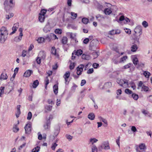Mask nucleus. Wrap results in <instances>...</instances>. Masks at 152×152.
Returning a JSON list of instances; mask_svg holds the SVG:
<instances>
[{
	"label": "nucleus",
	"instance_id": "f257e3e1",
	"mask_svg": "<svg viewBox=\"0 0 152 152\" xmlns=\"http://www.w3.org/2000/svg\"><path fill=\"white\" fill-rule=\"evenodd\" d=\"M135 34H134V42L137 44H139V39L140 38V35L142 34V27L140 26H137L134 30Z\"/></svg>",
	"mask_w": 152,
	"mask_h": 152
},
{
	"label": "nucleus",
	"instance_id": "f03ea898",
	"mask_svg": "<svg viewBox=\"0 0 152 152\" xmlns=\"http://www.w3.org/2000/svg\"><path fill=\"white\" fill-rule=\"evenodd\" d=\"M13 0H5L4 1V9L7 12L10 10V7L14 6L15 3H13Z\"/></svg>",
	"mask_w": 152,
	"mask_h": 152
},
{
	"label": "nucleus",
	"instance_id": "7ed1b4c3",
	"mask_svg": "<svg viewBox=\"0 0 152 152\" xmlns=\"http://www.w3.org/2000/svg\"><path fill=\"white\" fill-rule=\"evenodd\" d=\"M116 82L120 86L124 88H126L128 86V80L125 79H117Z\"/></svg>",
	"mask_w": 152,
	"mask_h": 152
},
{
	"label": "nucleus",
	"instance_id": "20e7f679",
	"mask_svg": "<svg viewBox=\"0 0 152 152\" xmlns=\"http://www.w3.org/2000/svg\"><path fill=\"white\" fill-rule=\"evenodd\" d=\"M19 31L20 32L19 36L15 37L14 39V41L16 42L20 41L21 40L22 37L23 36V29L22 28H20Z\"/></svg>",
	"mask_w": 152,
	"mask_h": 152
},
{
	"label": "nucleus",
	"instance_id": "39448f33",
	"mask_svg": "<svg viewBox=\"0 0 152 152\" xmlns=\"http://www.w3.org/2000/svg\"><path fill=\"white\" fill-rule=\"evenodd\" d=\"M84 67V65L80 64L77 67V74L78 75H79L82 74Z\"/></svg>",
	"mask_w": 152,
	"mask_h": 152
},
{
	"label": "nucleus",
	"instance_id": "423d86ee",
	"mask_svg": "<svg viewBox=\"0 0 152 152\" xmlns=\"http://www.w3.org/2000/svg\"><path fill=\"white\" fill-rule=\"evenodd\" d=\"M25 133L27 134H30L31 130V125L30 124H27L24 127Z\"/></svg>",
	"mask_w": 152,
	"mask_h": 152
},
{
	"label": "nucleus",
	"instance_id": "0eeeda50",
	"mask_svg": "<svg viewBox=\"0 0 152 152\" xmlns=\"http://www.w3.org/2000/svg\"><path fill=\"white\" fill-rule=\"evenodd\" d=\"M102 145L103 148V149L106 150L110 149L109 144L108 141H105L102 143Z\"/></svg>",
	"mask_w": 152,
	"mask_h": 152
},
{
	"label": "nucleus",
	"instance_id": "6e6552de",
	"mask_svg": "<svg viewBox=\"0 0 152 152\" xmlns=\"http://www.w3.org/2000/svg\"><path fill=\"white\" fill-rule=\"evenodd\" d=\"M51 30V28L50 26V23L48 22L45 26L44 27L43 30L44 31L47 33L50 31Z\"/></svg>",
	"mask_w": 152,
	"mask_h": 152
},
{
	"label": "nucleus",
	"instance_id": "1a4fd4ad",
	"mask_svg": "<svg viewBox=\"0 0 152 152\" xmlns=\"http://www.w3.org/2000/svg\"><path fill=\"white\" fill-rule=\"evenodd\" d=\"M7 35L0 34V42L1 43H4L7 40Z\"/></svg>",
	"mask_w": 152,
	"mask_h": 152
},
{
	"label": "nucleus",
	"instance_id": "9d476101",
	"mask_svg": "<svg viewBox=\"0 0 152 152\" xmlns=\"http://www.w3.org/2000/svg\"><path fill=\"white\" fill-rule=\"evenodd\" d=\"M1 34H4L5 35H8V31L7 30V28L4 26H2L0 29Z\"/></svg>",
	"mask_w": 152,
	"mask_h": 152
},
{
	"label": "nucleus",
	"instance_id": "9b49d317",
	"mask_svg": "<svg viewBox=\"0 0 152 152\" xmlns=\"http://www.w3.org/2000/svg\"><path fill=\"white\" fill-rule=\"evenodd\" d=\"M19 27L18 23H16L14 24L13 26L12 27V30L13 31L10 34V35H12L14 34L17 31Z\"/></svg>",
	"mask_w": 152,
	"mask_h": 152
},
{
	"label": "nucleus",
	"instance_id": "f8f14e48",
	"mask_svg": "<svg viewBox=\"0 0 152 152\" xmlns=\"http://www.w3.org/2000/svg\"><path fill=\"white\" fill-rule=\"evenodd\" d=\"M97 20L99 22H102L104 21V17L102 15L98 14L96 16Z\"/></svg>",
	"mask_w": 152,
	"mask_h": 152
},
{
	"label": "nucleus",
	"instance_id": "ddd939ff",
	"mask_svg": "<svg viewBox=\"0 0 152 152\" xmlns=\"http://www.w3.org/2000/svg\"><path fill=\"white\" fill-rule=\"evenodd\" d=\"M33 72L31 70H27L24 73V76L26 77H28L30 76L31 74H33Z\"/></svg>",
	"mask_w": 152,
	"mask_h": 152
},
{
	"label": "nucleus",
	"instance_id": "4468645a",
	"mask_svg": "<svg viewBox=\"0 0 152 152\" xmlns=\"http://www.w3.org/2000/svg\"><path fill=\"white\" fill-rule=\"evenodd\" d=\"M38 57H40L41 58L44 59L46 57V54L44 51H42L39 52Z\"/></svg>",
	"mask_w": 152,
	"mask_h": 152
},
{
	"label": "nucleus",
	"instance_id": "2eb2a0df",
	"mask_svg": "<svg viewBox=\"0 0 152 152\" xmlns=\"http://www.w3.org/2000/svg\"><path fill=\"white\" fill-rule=\"evenodd\" d=\"M134 43L135 44L132 45L131 47V50L132 52H135L136 51L138 48V46L137 45H138V44H137L134 42Z\"/></svg>",
	"mask_w": 152,
	"mask_h": 152
},
{
	"label": "nucleus",
	"instance_id": "dca6fc26",
	"mask_svg": "<svg viewBox=\"0 0 152 152\" xmlns=\"http://www.w3.org/2000/svg\"><path fill=\"white\" fill-rule=\"evenodd\" d=\"M44 107L45 109V111L46 112L48 111H50L52 108V106L50 105H46Z\"/></svg>",
	"mask_w": 152,
	"mask_h": 152
},
{
	"label": "nucleus",
	"instance_id": "f3484780",
	"mask_svg": "<svg viewBox=\"0 0 152 152\" xmlns=\"http://www.w3.org/2000/svg\"><path fill=\"white\" fill-rule=\"evenodd\" d=\"M132 61L134 65H137L138 63V60L136 56H134L133 57Z\"/></svg>",
	"mask_w": 152,
	"mask_h": 152
},
{
	"label": "nucleus",
	"instance_id": "a211bd4d",
	"mask_svg": "<svg viewBox=\"0 0 152 152\" xmlns=\"http://www.w3.org/2000/svg\"><path fill=\"white\" fill-rule=\"evenodd\" d=\"M8 78V76H7L6 73H2L1 74L0 79L1 80H5L7 79Z\"/></svg>",
	"mask_w": 152,
	"mask_h": 152
},
{
	"label": "nucleus",
	"instance_id": "6ab92c4d",
	"mask_svg": "<svg viewBox=\"0 0 152 152\" xmlns=\"http://www.w3.org/2000/svg\"><path fill=\"white\" fill-rule=\"evenodd\" d=\"M50 121H47L46 124L44 125V127L46 130L49 129L50 127Z\"/></svg>",
	"mask_w": 152,
	"mask_h": 152
},
{
	"label": "nucleus",
	"instance_id": "aec40b11",
	"mask_svg": "<svg viewBox=\"0 0 152 152\" xmlns=\"http://www.w3.org/2000/svg\"><path fill=\"white\" fill-rule=\"evenodd\" d=\"M112 83L111 82H107L105 83L104 85V88L107 89L111 87Z\"/></svg>",
	"mask_w": 152,
	"mask_h": 152
},
{
	"label": "nucleus",
	"instance_id": "412c9836",
	"mask_svg": "<svg viewBox=\"0 0 152 152\" xmlns=\"http://www.w3.org/2000/svg\"><path fill=\"white\" fill-rule=\"evenodd\" d=\"M88 117L90 120H92L94 119L95 115L93 113H91L88 115Z\"/></svg>",
	"mask_w": 152,
	"mask_h": 152
},
{
	"label": "nucleus",
	"instance_id": "4be33fe9",
	"mask_svg": "<svg viewBox=\"0 0 152 152\" xmlns=\"http://www.w3.org/2000/svg\"><path fill=\"white\" fill-rule=\"evenodd\" d=\"M45 19V16L44 15H39V20L40 22H43L44 21Z\"/></svg>",
	"mask_w": 152,
	"mask_h": 152
},
{
	"label": "nucleus",
	"instance_id": "5701e85b",
	"mask_svg": "<svg viewBox=\"0 0 152 152\" xmlns=\"http://www.w3.org/2000/svg\"><path fill=\"white\" fill-rule=\"evenodd\" d=\"M53 91L55 94H57L58 93V86L57 85H55L53 87Z\"/></svg>",
	"mask_w": 152,
	"mask_h": 152
},
{
	"label": "nucleus",
	"instance_id": "b1692460",
	"mask_svg": "<svg viewBox=\"0 0 152 152\" xmlns=\"http://www.w3.org/2000/svg\"><path fill=\"white\" fill-rule=\"evenodd\" d=\"M104 12L106 15H109L111 13L112 11L109 9L107 8L104 10Z\"/></svg>",
	"mask_w": 152,
	"mask_h": 152
},
{
	"label": "nucleus",
	"instance_id": "393cba45",
	"mask_svg": "<svg viewBox=\"0 0 152 152\" xmlns=\"http://www.w3.org/2000/svg\"><path fill=\"white\" fill-rule=\"evenodd\" d=\"M13 131L15 133H17L19 130V129L17 125H14L12 129Z\"/></svg>",
	"mask_w": 152,
	"mask_h": 152
},
{
	"label": "nucleus",
	"instance_id": "a878e982",
	"mask_svg": "<svg viewBox=\"0 0 152 152\" xmlns=\"http://www.w3.org/2000/svg\"><path fill=\"white\" fill-rule=\"evenodd\" d=\"M143 74L146 78H148L151 75V73L148 71H143Z\"/></svg>",
	"mask_w": 152,
	"mask_h": 152
},
{
	"label": "nucleus",
	"instance_id": "bb28decb",
	"mask_svg": "<svg viewBox=\"0 0 152 152\" xmlns=\"http://www.w3.org/2000/svg\"><path fill=\"white\" fill-rule=\"evenodd\" d=\"M39 84V81L38 80H36L34 81L33 84V87L34 88H36Z\"/></svg>",
	"mask_w": 152,
	"mask_h": 152
},
{
	"label": "nucleus",
	"instance_id": "cd10ccee",
	"mask_svg": "<svg viewBox=\"0 0 152 152\" xmlns=\"http://www.w3.org/2000/svg\"><path fill=\"white\" fill-rule=\"evenodd\" d=\"M98 141V140L95 138H91L89 140V142L92 145L94 143H96Z\"/></svg>",
	"mask_w": 152,
	"mask_h": 152
},
{
	"label": "nucleus",
	"instance_id": "c85d7f7f",
	"mask_svg": "<svg viewBox=\"0 0 152 152\" xmlns=\"http://www.w3.org/2000/svg\"><path fill=\"white\" fill-rule=\"evenodd\" d=\"M82 57L83 59L87 60H89L90 59V56L89 55L85 54H83Z\"/></svg>",
	"mask_w": 152,
	"mask_h": 152
},
{
	"label": "nucleus",
	"instance_id": "c756f323",
	"mask_svg": "<svg viewBox=\"0 0 152 152\" xmlns=\"http://www.w3.org/2000/svg\"><path fill=\"white\" fill-rule=\"evenodd\" d=\"M140 149L141 150L144 151L146 149L145 145L144 144L141 143L139 146Z\"/></svg>",
	"mask_w": 152,
	"mask_h": 152
},
{
	"label": "nucleus",
	"instance_id": "7c9ffc66",
	"mask_svg": "<svg viewBox=\"0 0 152 152\" xmlns=\"http://www.w3.org/2000/svg\"><path fill=\"white\" fill-rule=\"evenodd\" d=\"M51 52V54L53 55H56V49L55 47H52Z\"/></svg>",
	"mask_w": 152,
	"mask_h": 152
},
{
	"label": "nucleus",
	"instance_id": "2f4dec72",
	"mask_svg": "<svg viewBox=\"0 0 152 152\" xmlns=\"http://www.w3.org/2000/svg\"><path fill=\"white\" fill-rule=\"evenodd\" d=\"M40 148V147L37 146L32 150L31 152H38L39 151Z\"/></svg>",
	"mask_w": 152,
	"mask_h": 152
},
{
	"label": "nucleus",
	"instance_id": "473e14b6",
	"mask_svg": "<svg viewBox=\"0 0 152 152\" xmlns=\"http://www.w3.org/2000/svg\"><path fill=\"white\" fill-rule=\"evenodd\" d=\"M132 96L133 99L135 100H137L139 98L138 95L134 93H132Z\"/></svg>",
	"mask_w": 152,
	"mask_h": 152
},
{
	"label": "nucleus",
	"instance_id": "72a5a7b5",
	"mask_svg": "<svg viewBox=\"0 0 152 152\" xmlns=\"http://www.w3.org/2000/svg\"><path fill=\"white\" fill-rule=\"evenodd\" d=\"M45 39L42 37L39 38L37 40L38 42L39 43H42L45 41Z\"/></svg>",
	"mask_w": 152,
	"mask_h": 152
},
{
	"label": "nucleus",
	"instance_id": "f704fd0d",
	"mask_svg": "<svg viewBox=\"0 0 152 152\" xmlns=\"http://www.w3.org/2000/svg\"><path fill=\"white\" fill-rule=\"evenodd\" d=\"M5 89V87L3 86H1L0 88V97H2V95L3 94L4 92V90Z\"/></svg>",
	"mask_w": 152,
	"mask_h": 152
},
{
	"label": "nucleus",
	"instance_id": "c9c22d12",
	"mask_svg": "<svg viewBox=\"0 0 152 152\" xmlns=\"http://www.w3.org/2000/svg\"><path fill=\"white\" fill-rule=\"evenodd\" d=\"M71 14L72 16L71 18L73 19H75L77 16V14L76 13L73 12H71Z\"/></svg>",
	"mask_w": 152,
	"mask_h": 152
},
{
	"label": "nucleus",
	"instance_id": "e433bc0d",
	"mask_svg": "<svg viewBox=\"0 0 152 152\" xmlns=\"http://www.w3.org/2000/svg\"><path fill=\"white\" fill-rule=\"evenodd\" d=\"M67 42V38L66 37H64L62 39V42L64 45L66 44Z\"/></svg>",
	"mask_w": 152,
	"mask_h": 152
},
{
	"label": "nucleus",
	"instance_id": "4c0bfd02",
	"mask_svg": "<svg viewBox=\"0 0 152 152\" xmlns=\"http://www.w3.org/2000/svg\"><path fill=\"white\" fill-rule=\"evenodd\" d=\"M75 53L76 55L77 56H80L82 54L83 51L80 49H79L77 50Z\"/></svg>",
	"mask_w": 152,
	"mask_h": 152
},
{
	"label": "nucleus",
	"instance_id": "58836bf2",
	"mask_svg": "<svg viewBox=\"0 0 152 152\" xmlns=\"http://www.w3.org/2000/svg\"><path fill=\"white\" fill-rule=\"evenodd\" d=\"M110 34L112 35H113L115 34H119L120 33V31H119L118 32H116V31H115L114 30H113L110 31Z\"/></svg>",
	"mask_w": 152,
	"mask_h": 152
},
{
	"label": "nucleus",
	"instance_id": "ea45409f",
	"mask_svg": "<svg viewBox=\"0 0 152 152\" xmlns=\"http://www.w3.org/2000/svg\"><path fill=\"white\" fill-rule=\"evenodd\" d=\"M82 22L85 24H87L88 22V19L87 18H83L82 20Z\"/></svg>",
	"mask_w": 152,
	"mask_h": 152
},
{
	"label": "nucleus",
	"instance_id": "a19ab883",
	"mask_svg": "<svg viewBox=\"0 0 152 152\" xmlns=\"http://www.w3.org/2000/svg\"><path fill=\"white\" fill-rule=\"evenodd\" d=\"M142 25L145 28H147L148 26V25L147 22L146 21H144L142 23Z\"/></svg>",
	"mask_w": 152,
	"mask_h": 152
},
{
	"label": "nucleus",
	"instance_id": "79ce46f5",
	"mask_svg": "<svg viewBox=\"0 0 152 152\" xmlns=\"http://www.w3.org/2000/svg\"><path fill=\"white\" fill-rule=\"evenodd\" d=\"M92 152H97V148L95 145H93L92 147Z\"/></svg>",
	"mask_w": 152,
	"mask_h": 152
},
{
	"label": "nucleus",
	"instance_id": "37998d69",
	"mask_svg": "<svg viewBox=\"0 0 152 152\" xmlns=\"http://www.w3.org/2000/svg\"><path fill=\"white\" fill-rule=\"evenodd\" d=\"M149 88L148 87L143 85L142 87L141 91H148Z\"/></svg>",
	"mask_w": 152,
	"mask_h": 152
},
{
	"label": "nucleus",
	"instance_id": "c03bdc74",
	"mask_svg": "<svg viewBox=\"0 0 152 152\" xmlns=\"http://www.w3.org/2000/svg\"><path fill=\"white\" fill-rule=\"evenodd\" d=\"M125 92L126 94L129 95L131 94H132V91L128 88L126 89L125 90Z\"/></svg>",
	"mask_w": 152,
	"mask_h": 152
},
{
	"label": "nucleus",
	"instance_id": "a18cd8bd",
	"mask_svg": "<svg viewBox=\"0 0 152 152\" xmlns=\"http://www.w3.org/2000/svg\"><path fill=\"white\" fill-rule=\"evenodd\" d=\"M92 54L94 58H96L99 55L98 53L97 52H93Z\"/></svg>",
	"mask_w": 152,
	"mask_h": 152
},
{
	"label": "nucleus",
	"instance_id": "49530a36",
	"mask_svg": "<svg viewBox=\"0 0 152 152\" xmlns=\"http://www.w3.org/2000/svg\"><path fill=\"white\" fill-rule=\"evenodd\" d=\"M113 62L115 64H118V63H121L120 60L118 59L113 58Z\"/></svg>",
	"mask_w": 152,
	"mask_h": 152
},
{
	"label": "nucleus",
	"instance_id": "de8ad7c7",
	"mask_svg": "<svg viewBox=\"0 0 152 152\" xmlns=\"http://www.w3.org/2000/svg\"><path fill=\"white\" fill-rule=\"evenodd\" d=\"M142 113L145 116L149 114V113L148 111L144 109L142 110Z\"/></svg>",
	"mask_w": 152,
	"mask_h": 152
},
{
	"label": "nucleus",
	"instance_id": "09e8293b",
	"mask_svg": "<svg viewBox=\"0 0 152 152\" xmlns=\"http://www.w3.org/2000/svg\"><path fill=\"white\" fill-rule=\"evenodd\" d=\"M70 73L69 72L67 71L66 72L64 75L63 76L64 77H66V78H69L70 76Z\"/></svg>",
	"mask_w": 152,
	"mask_h": 152
},
{
	"label": "nucleus",
	"instance_id": "8fccbe9b",
	"mask_svg": "<svg viewBox=\"0 0 152 152\" xmlns=\"http://www.w3.org/2000/svg\"><path fill=\"white\" fill-rule=\"evenodd\" d=\"M32 114L31 112H29L28 114V116L27 117V119L28 120H30L32 117Z\"/></svg>",
	"mask_w": 152,
	"mask_h": 152
},
{
	"label": "nucleus",
	"instance_id": "3c124183",
	"mask_svg": "<svg viewBox=\"0 0 152 152\" xmlns=\"http://www.w3.org/2000/svg\"><path fill=\"white\" fill-rule=\"evenodd\" d=\"M127 57L126 56H124L123 57H122L120 60V62H124V61L126 60L127 59Z\"/></svg>",
	"mask_w": 152,
	"mask_h": 152
},
{
	"label": "nucleus",
	"instance_id": "603ef678",
	"mask_svg": "<svg viewBox=\"0 0 152 152\" xmlns=\"http://www.w3.org/2000/svg\"><path fill=\"white\" fill-rule=\"evenodd\" d=\"M45 39L47 40L48 41H50L52 39L51 36H50V34L49 35H47L45 38Z\"/></svg>",
	"mask_w": 152,
	"mask_h": 152
},
{
	"label": "nucleus",
	"instance_id": "864d4df0",
	"mask_svg": "<svg viewBox=\"0 0 152 152\" xmlns=\"http://www.w3.org/2000/svg\"><path fill=\"white\" fill-rule=\"evenodd\" d=\"M46 11L47 10L45 9H42L41 10L39 15H43L45 16V14L46 13Z\"/></svg>",
	"mask_w": 152,
	"mask_h": 152
},
{
	"label": "nucleus",
	"instance_id": "5fc2aeb1",
	"mask_svg": "<svg viewBox=\"0 0 152 152\" xmlns=\"http://www.w3.org/2000/svg\"><path fill=\"white\" fill-rule=\"evenodd\" d=\"M57 145L58 144H57L56 142L53 143L52 145L51 148L52 149V150H54L56 148Z\"/></svg>",
	"mask_w": 152,
	"mask_h": 152
},
{
	"label": "nucleus",
	"instance_id": "6e6d98bb",
	"mask_svg": "<svg viewBox=\"0 0 152 152\" xmlns=\"http://www.w3.org/2000/svg\"><path fill=\"white\" fill-rule=\"evenodd\" d=\"M50 36H51L52 39H58L56 36L55 34L53 33L50 34Z\"/></svg>",
	"mask_w": 152,
	"mask_h": 152
},
{
	"label": "nucleus",
	"instance_id": "4d7b16f0",
	"mask_svg": "<svg viewBox=\"0 0 152 152\" xmlns=\"http://www.w3.org/2000/svg\"><path fill=\"white\" fill-rule=\"evenodd\" d=\"M66 137L67 139H68L69 141L71 140L72 139L73 137L70 135L66 134Z\"/></svg>",
	"mask_w": 152,
	"mask_h": 152
},
{
	"label": "nucleus",
	"instance_id": "13d9d810",
	"mask_svg": "<svg viewBox=\"0 0 152 152\" xmlns=\"http://www.w3.org/2000/svg\"><path fill=\"white\" fill-rule=\"evenodd\" d=\"M132 64V63L128 64L125 65L124 66V69H127L128 68H129V67H130L131 66Z\"/></svg>",
	"mask_w": 152,
	"mask_h": 152
},
{
	"label": "nucleus",
	"instance_id": "bf43d9fd",
	"mask_svg": "<svg viewBox=\"0 0 152 152\" xmlns=\"http://www.w3.org/2000/svg\"><path fill=\"white\" fill-rule=\"evenodd\" d=\"M75 63H71L69 66V68L71 70L73 69L75 67Z\"/></svg>",
	"mask_w": 152,
	"mask_h": 152
},
{
	"label": "nucleus",
	"instance_id": "052dcab7",
	"mask_svg": "<svg viewBox=\"0 0 152 152\" xmlns=\"http://www.w3.org/2000/svg\"><path fill=\"white\" fill-rule=\"evenodd\" d=\"M120 137L119 136L118 137V138L116 140V142L117 143V144L118 145L119 147H120Z\"/></svg>",
	"mask_w": 152,
	"mask_h": 152
},
{
	"label": "nucleus",
	"instance_id": "680f3d73",
	"mask_svg": "<svg viewBox=\"0 0 152 152\" xmlns=\"http://www.w3.org/2000/svg\"><path fill=\"white\" fill-rule=\"evenodd\" d=\"M131 130L133 132H135L137 131V130L136 127L134 126H132L131 127Z\"/></svg>",
	"mask_w": 152,
	"mask_h": 152
},
{
	"label": "nucleus",
	"instance_id": "e2e57ef3",
	"mask_svg": "<svg viewBox=\"0 0 152 152\" xmlns=\"http://www.w3.org/2000/svg\"><path fill=\"white\" fill-rule=\"evenodd\" d=\"M94 72V69L93 68L89 69L87 72V73L88 74H91Z\"/></svg>",
	"mask_w": 152,
	"mask_h": 152
},
{
	"label": "nucleus",
	"instance_id": "0e129e2a",
	"mask_svg": "<svg viewBox=\"0 0 152 152\" xmlns=\"http://www.w3.org/2000/svg\"><path fill=\"white\" fill-rule=\"evenodd\" d=\"M37 62L38 64H40L41 62V59L40 57H37L36 59Z\"/></svg>",
	"mask_w": 152,
	"mask_h": 152
},
{
	"label": "nucleus",
	"instance_id": "69168bd1",
	"mask_svg": "<svg viewBox=\"0 0 152 152\" xmlns=\"http://www.w3.org/2000/svg\"><path fill=\"white\" fill-rule=\"evenodd\" d=\"M89 41V39L88 38H86L83 41V42L84 44H87Z\"/></svg>",
	"mask_w": 152,
	"mask_h": 152
},
{
	"label": "nucleus",
	"instance_id": "338daca9",
	"mask_svg": "<svg viewBox=\"0 0 152 152\" xmlns=\"http://www.w3.org/2000/svg\"><path fill=\"white\" fill-rule=\"evenodd\" d=\"M45 85H48L49 83V80L48 78V76H47L45 80Z\"/></svg>",
	"mask_w": 152,
	"mask_h": 152
},
{
	"label": "nucleus",
	"instance_id": "774afa93",
	"mask_svg": "<svg viewBox=\"0 0 152 152\" xmlns=\"http://www.w3.org/2000/svg\"><path fill=\"white\" fill-rule=\"evenodd\" d=\"M77 87V86L75 84H74L73 86H72V87L71 88L72 90L74 91L76 89V88Z\"/></svg>",
	"mask_w": 152,
	"mask_h": 152
}]
</instances>
